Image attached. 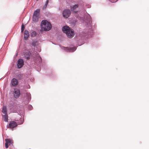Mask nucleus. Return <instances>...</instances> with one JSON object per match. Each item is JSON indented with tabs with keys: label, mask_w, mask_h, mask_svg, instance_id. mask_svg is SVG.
Instances as JSON below:
<instances>
[{
	"label": "nucleus",
	"mask_w": 149,
	"mask_h": 149,
	"mask_svg": "<svg viewBox=\"0 0 149 149\" xmlns=\"http://www.w3.org/2000/svg\"><path fill=\"white\" fill-rule=\"evenodd\" d=\"M28 88H30V86H29L28 87H27Z\"/></svg>",
	"instance_id": "a878e982"
},
{
	"label": "nucleus",
	"mask_w": 149,
	"mask_h": 149,
	"mask_svg": "<svg viewBox=\"0 0 149 149\" xmlns=\"http://www.w3.org/2000/svg\"><path fill=\"white\" fill-rule=\"evenodd\" d=\"M62 31L63 32L66 33L68 37L69 38H72L74 35L73 30L70 29L67 26H64L63 27Z\"/></svg>",
	"instance_id": "f257e3e1"
},
{
	"label": "nucleus",
	"mask_w": 149,
	"mask_h": 149,
	"mask_svg": "<svg viewBox=\"0 0 149 149\" xmlns=\"http://www.w3.org/2000/svg\"><path fill=\"white\" fill-rule=\"evenodd\" d=\"M40 12V10L39 9H37L35 10L33 13V15L39 16Z\"/></svg>",
	"instance_id": "4468645a"
},
{
	"label": "nucleus",
	"mask_w": 149,
	"mask_h": 149,
	"mask_svg": "<svg viewBox=\"0 0 149 149\" xmlns=\"http://www.w3.org/2000/svg\"><path fill=\"white\" fill-rule=\"evenodd\" d=\"M28 108L29 110H31L32 109L33 107L31 105H29L28 106Z\"/></svg>",
	"instance_id": "412c9836"
},
{
	"label": "nucleus",
	"mask_w": 149,
	"mask_h": 149,
	"mask_svg": "<svg viewBox=\"0 0 149 149\" xmlns=\"http://www.w3.org/2000/svg\"><path fill=\"white\" fill-rule=\"evenodd\" d=\"M5 141L6 142V143H7V144H8L9 145H10L11 143L12 140L10 139H5Z\"/></svg>",
	"instance_id": "6ab92c4d"
},
{
	"label": "nucleus",
	"mask_w": 149,
	"mask_h": 149,
	"mask_svg": "<svg viewBox=\"0 0 149 149\" xmlns=\"http://www.w3.org/2000/svg\"><path fill=\"white\" fill-rule=\"evenodd\" d=\"M39 16L33 15V20L34 22H37L38 20Z\"/></svg>",
	"instance_id": "2eb2a0df"
},
{
	"label": "nucleus",
	"mask_w": 149,
	"mask_h": 149,
	"mask_svg": "<svg viewBox=\"0 0 149 149\" xmlns=\"http://www.w3.org/2000/svg\"><path fill=\"white\" fill-rule=\"evenodd\" d=\"M24 99H26V102H29L31 100V96L30 94L29 93H26L25 96L24 97Z\"/></svg>",
	"instance_id": "1a4fd4ad"
},
{
	"label": "nucleus",
	"mask_w": 149,
	"mask_h": 149,
	"mask_svg": "<svg viewBox=\"0 0 149 149\" xmlns=\"http://www.w3.org/2000/svg\"><path fill=\"white\" fill-rule=\"evenodd\" d=\"M20 120L22 121L21 123H18V124L16 122L12 121H11L9 123L8 125V127L13 130L14 128L16 127L18 125L21 124L23 123L24 120L22 118H21Z\"/></svg>",
	"instance_id": "20e7f679"
},
{
	"label": "nucleus",
	"mask_w": 149,
	"mask_h": 149,
	"mask_svg": "<svg viewBox=\"0 0 149 149\" xmlns=\"http://www.w3.org/2000/svg\"><path fill=\"white\" fill-rule=\"evenodd\" d=\"M42 59L41 57L39 56H37V59L35 60V62H40L41 61Z\"/></svg>",
	"instance_id": "f3484780"
},
{
	"label": "nucleus",
	"mask_w": 149,
	"mask_h": 149,
	"mask_svg": "<svg viewBox=\"0 0 149 149\" xmlns=\"http://www.w3.org/2000/svg\"><path fill=\"white\" fill-rule=\"evenodd\" d=\"M24 64V61L22 59H19L17 61V67L18 68H20L22 67Z\"/></svg>",
	"instance_id": "6e6552de"
},
{
	"label": "nucleus",
	"mask_w": 149,
	"mask_h": 149,
	"mask_svg": "<svg viewBox=\"0 0 149 149\" xmlns=\"http://www.w3.org/2000/svg\"><path fill=\"white\" fill-rule=\"evenodd\" d=\"M20 94L19 90L17 88L14 89L13 91V95L14 97L15 98H17L20 96Z\"/></svg>",
	"instance_id": "423d86ee"
},
{
	"label": "nucleus",
	"mask_w": 149,
	"mask_h": 149,
	"mask_svg": "<svg viewBox=\"0 0 149 149\" xmlns=\"http://www.w3.org/2000/svg\"><path fill=\"white\" fill-rule=\"evenodd\" d=\"M24 29V26L23 24L21 27V32H23Z\"/></svg>",
	"instance_id": "4be33fe9"
},
{
	"label": "nucleus",
	"mask_w": 149,
	"mask_h": 149,
	"mask_svg": "<svg viewBox=\"0 0 149 149\" xmlns=\"http://www.w3.org/2000/svg\"><path fill=\"white\" fill-rule=\"evenodd\" d=\"M85 24L86 25L88 26V28H89V29L90 30H89L88 32V34H90V36H91L92 35V33H93V31H91L90 29L91 28V23H92L91 20V17L90 16H88L87 17V19H86L84 21Z\"/></svg>",
	"instance_id": "7ed1b4c3"
},
{
	"label": "nucleus",
	"mask_w": 149,
	"mask_h": 149,
	"mask_svg": "<svg viewBox=\"0 0 149 149\" xmlns=\"http://www.w3.org/2000/svg\"><path fill=\"white\" fill-rule=\"evenodd\" d=\"M3 118L4 121L6 122H8V115L7 114H5L3 116Z\"/></svg>",
	"instance_id": "dca6fc26"
},
{
	"label": "nucleus",
	"mask_w": 149,
	"mask_h": 149,
	"mask_svg": "<svg viewBox=\"0 0 149 149\" xmlns=\"http://www.w3.org/2000/svg\"><path fill=\"white\" fill-rule=\"evenodd\" d=\"M5 147L6 148H8L9 145V144H7V143H5Z\"/></svg>",
	"instance_id": "5701e85b"
},
{
	"label": "nucleus",
	"mask_w": 149,
	"mask_h": 149,
	"mask_svg": "<svg viewBox=\"0 0 149 149\" xmlns=\"http://www.w3.org/2000/svg\"><path fill=\"white\" fill-rule=\"evenodd\" d=\"M71 13L69 9H65L63 12V16L66 18H68Z\"/></svg>",
	"instance_id": "39448f33"
},
{
	"label": "nucleus",
	"mask_w": 149,
	"mask_h": 149,
	"mask_svg": "<svg viewBox=\"0 0 149 149\" xmlns=\"http://www.w3.org/2000/svg\"><path fill=\"white\" fill-rule=\"evenodd\" d=\"M88 6H87V7H88V8H90V7H91V6H90V5H88Z\"/></svg>",
	"instance_id": "393cba45"
},
{
	"label": "nucleus",
	"mask_w": 149,
	"mask_h": 149,
	"mask_svg": "<svg viewBox=\"0 0 149 149\" xmlns=\"http://www.w3.org/2000/svg\"><path fill=\"white\" fill-rule=\"evenodd\" d=\"M2 112L5 114H7V111L6 106H3L2 109Z\"/></svg>",
	"instance_id": "a211bd4d"
},
{
	"label": "nucleus",
	"mask_w": 149,
	"mask_h": 149,
	"mask_svg": "<svg viewBox=\"0 0 149 149\" xmlns=\"http://www.w3.org/2000/svg\"><path fill=\"white\" fill-rule=\"evenodd\" d=\"M31 53L29 52H27L25 53L24 56L25 58L28 59L29 58Z\"/></svg>",
	"instance_id": "ddd939ff"
},
{
	"label": "nucleus",
	"mask_w": 149,
	"mask_h": 149,
	"mask_svg": "<svg viewBox=\"0 0 149 149\" xmlns=\"http://www.w3.org/2000/svg\"><path fill=\"white\" fill-rule=\"evenodd\" d=\"M79 7L78 4H75L74 5L70 7V9L71 11L74 13H76L77 10H76V9L77 8Z\"/></svg>",
	"instance_id": "9d476101"
},
{
	"label": "nucleus",
	"mask_w": 149,
	"mask_h": 149,
	"mask_svg": "<svg viewBox=\"0 0 149 149\" xmlns=\"http://www.w3.org/2000/svg\"><path fill=\"white\" fill-rule=\"evenodd\" d=\"M23 112H24V111H23Z\"/></svg>",
	"instance_id": "bb28decb"
},
{
	"label": "nucleus",
	"mask_w": 149,
	"mask_h": 149,
	"mask_svg": "<svg viewBox=\"0 0 149 149\" xmlns=\"http://www.w3.org/2000/svg\"><path fill=\"white\" fill-rule=\"evenodd\" d=\"M29 34L28 31L26 30H25L24 32V37L25 40L27 39L29 36Z\"/></svg>",
	"instance_id": "f8f14e48"
},
{
	"label": "nucleus",
	"mask_w": 149,
	"mask_h": 149,
	"mask_svg": "<svg viewBox=\"0 0 149 149\" xmlns=\"http://www.w3.org/2000/svg\"><path fill=\"white\" fill-rule=\"evenodd\" d=\"M49 0H47L45 4V6H44L42 8L43 9H45L46 8L47 6V5L49 3Z\"/></svg>",
	"instance_id": "aec40b11"
},
{
	"label": "nucleus",
	"mask_w": 149,
	"mask_h": 149,
	"mask_svg": "<svg viewBox=\"0 0 149 149\" xmlns=\"http://www.w3.org/2000/svg\"><path fill=\"white\" fill-rule=\"evenodd\" d=\"M76 47H75L71 48L68 47H63V49L65 51L69 52H73L76 49Z\"/></svg>",
	"instance_id": "0eeeda50"
},
{
	"label": "nucleus",
	"mask_w": 149,
	"mask_h": 149,
	"mask_svg": "<svg viewBox=\"0 0 149 149\" xmlns=\"http://www.w3.org/2000/svg\"><path fill=\"white\" fill-rule=\"evenodd\" d=\"M11 84L13 86H16L18 84V81L17 79L15 78H13L11 81Z\"/></svg>",
	"instance_id": "9b49d317"
},
{
	"label": "nucleus",
	"mask_w": 149,
	"mask_h": 149,
	"mask_svg": "<svg viewBox=\"0 0 149 149\" xmlns=\"http://www.w3.org/2000/svg\"><path fill=\"white\" fill-rule=\"evenodd\" d=\"M112 3H114L116 2L118 0H110Z\"/></svg>",
	"instance_id": "b1692460"
},
{
	"label": "nucleus",
	"mask_w": 149,
	"mask_h": 149,
	"mask_svg": "<svg viewBox=\"0 0 149 149\" xmlns=\"http://www.w3.org/2000/svg\"><path fill=\"white\" fill-rule=\"evenodd\" d=\"M42 30L45 31H48L51 29L52 26L51 23L47 20H43L41 24Z\"/></svg>",
	"instance_id": "f03ea898"
}]
</instances>
